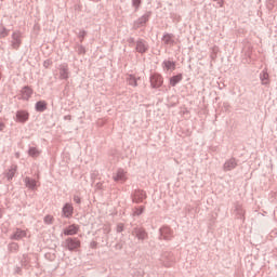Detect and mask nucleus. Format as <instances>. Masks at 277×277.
Here are the masks:
<instances>
[{
	"label": "nucleus",
	"mask_w": 277,
	"mask_h": 277,
	"mask_svg": "<svg viewBox=\"0 0 277 277\" xmlns=\"http://www.w3.org/2000/svg\"><path fill=\"white\" fill-rule=\"evenodd\" d=\"M66 248L70 251L72 250H79L81 248V241L77 238H67L65 240Z\"/></svg>",
	"instance_id": "obj_1"
},
{
	"label": "nucleus",
	"mask_w": 277,
	"mask_h": 277,
	"mask_svg": "<svg viewBox=\"0 0 277 277\" xmlns=\"http://www.w3.org/2000/svg\"><path fill=\"white\" fill-rule=\"evenodd\" d=\"M150 84L153 88H161L163 85V77L159 74H154L150 78Z\"/></svg>",
	"instance_id": "obj_2"
},
{
	"label": "nucleus",
	"mask_w": 277,
	"mask_h": 277,
	"mask_svg": "<svg viewBox=\"0 0 277 277\" xmlns=\"http://www.w3.org/2000/svg\"><path fill=\"white\" fill-rule=\"evenodd\" d=\"M31 94H34V90L29 87H24L21 91V97L23 101H29L31 98Z\"/></svg>",
	"instance_id": "obj_3"
},
{
	"label": "nucleus",
	"mask_w": 277,
	"mask_h": 277,
	"mask_svg": "<svg viewBox=\"0 0 277 277\" xmlns=\"http://www.w3.org/2000/svg\"><path fill=\"white\" fill-rule=\"evenodd\" d=\"M235 168H237V160L235 158L227 160L223 166L225 172H230V170H235Z\"/></svg>",
	"instance_id": "obj_4"
},
{
	"label": "nucleus",
	"mask_w": 277,
	"mask_h": 277,
	"mask_svg": "<svg viewBox=\"0 0 277 277\" xmlns=\"http://www.w3.org/2000/svg\"><path fill=\"white\" fill-rule=\"evenodd\" d=\"M114 181L119 183H124L127 181V172L124 170H119L114 176Z\"/></svg>",
	"instance_id": "obj_5"
},
{
	"label": "nucleus",
	"mask_w": 277,
	"mask_h": 277,
	"mask_svg": "<svg viewBox=\"0 0 277 277\" xmlns=\"http://www.w3.org/2000/svg\"><path fill=\"white\" fill-rule=\"evenodd\" d=\"M16 120L17 122H27V120H29V114L27 111L19 110L16 114Z\"/></svg>",
	"instance_id": "obj_6"
},
{
	"label": "nucleus",
	"mask_w": 277,
	"mask_h": 277,
	"mask_svg": "<svg viewBox=\"0 0 277 277\" xmlns=\"http://www.w3.org/2000/svg\"><path fill=\"white\" fill-rule=\"evenodd\" d=\"M79 233V226L77 225H69L67 228L64 229V235H77Z\"/></svg>",
	"instance_id": "obj_7"
},
{
	"label": "nucleus",
	"mask_w": 277,
	"mask_h": 277,
	"mask_svg": "<svg viewBox=\"0 0 277 277\" xmlns=\"http://www.w3.org/2000/svg\"><path fill=\"white\" fill-rule=\"evenodd\" d=\"M72 211H74V208H72V205L70 203L65 205L63 208V214L65 217H71Z\"/></svg>",
	"instance_id": "obj_8"
},
{
	"label": "nucleus",
	"mask_w": 277,
	"mask_h": 277,
	"mask_svg": "<svg viewBox=\"0 0 277 277\" xmlns=\"http://www.w3.org/2000/svg\"><path fill=\"white\" fill-rule=\"evenodd\" d=\"M181 81H183V75L179 74L170 78V85L174 88V85H176V83H181Z\"/></svg>",
	"instance_id": "obj_9"
},
{
	"label": "nucleus",
	"mask_w": 277,
	"mask_h": 277,
	"mask_svg": "<svg viewBox=\"0 0 277 277\" xmlns=\"http://www.w3.org/2000/svg\"><path fill=\"white\" fill-rule=\"evenodd\" d=\"M147 50H148V47L146 45V43L144 41H137L136 51L138 53H146Z\"/></svg>",
	"instance_id": "obj_10"
},
{
	"label": "nucleus",
	"mask_w": 277,
	"mask_h": 277,
	"mask_svg": "<svg viewBox=\"0 0 277 277\" xmlns=\"http://www.w3.org/2000/svg\"><path fill=\"white\" fill-rule=\"evenodd\" d=\"M24 237H27V232L22 229H16V232L13 235V239H23Z\"/></svg>",
	"instance_id": "obj_11"
},
{
	"label": "nucleus",
	"mask_w": 277,
	"mask_h": 277,
	"mask_svg": "<svg viewBox=\"0 0 277 277\" xmlns=\"http://www.w3.org/2000/svg\"><path fill=\"white\" fill-rule=\"evenodd\" d=\"M13 47L14 49H18V47H21V35L18 34H13Z\"/></svg>",
	"instance_id": "obj_12"
},
{
	"label": "nucleus",
	"mask_w": 277,
	"mask_h": 277,
	"mask_svg": "<svg viewBox=\"0 0 277 277\" xmlns=\"http://www.w3.org/2000/svg\"><path fill=\"white\" fill-rule=\"evenodd\" d=\"M163 66L167 70H175L176 69V65L174 64V62H171V61H166L163 63Z\"/></svg>",
	"instance_id": "obj_13"
},
{
	"label": "nucleus",
	"mask_w": 277,
	"mask_h": 277,
	"mask_svg": "<svg viewBox=\"0 0 277 277\" xmlns=\"http://www.w3.org/2000/svg\"><path fill=\"white\" fill-rule=\"evenodd\" d=\"M36 109L37 111H44V109H47V102H43V101L38 102L36 104Z\"/></svg>",
	"instance_id": "obj_14"
},
{
	"label": "nucleus",
	"mask_w": 277,
	"mask_h": 277,
	"mask_svg": "<svg viewBox=\"0 0 277 277\" xmlns=\"http://www.w3.org/2000/svg\"><path fill=\"white\" fill-rule=\"evenodd\" d=\"M28 155H30V157H38L40 155V150H38V148L31 147L28 151Z\"/></svg>",
	"instance_id": "obj_15"
},
{
	"label": "nucleus",
	"mask_w": 277,
	"mask_h": 277,
	"mask_svg": "<svg viewBox=\"0 0 277 277\" xmlns=\"http://www.w3.org/2000/svg\"><path fill=\"white\" fill-rule=\"evenodd\" d=\"M26 185H27V187H29L30 189H34V187H36V181L30 180V179H26Z\"/></svg>",
	"instance_id": "obj_16"
},
{
	"label": "nucleus",
	"mask_w": 277,
	"mask_h": 277,
	"mask_svg": "<svg viewBox=\"0 0 277 277\" xmlns=\"http://www.w3.org/2000/svg\"><path fill=\"white\" fill-rule=\"evenodd\" d=\"M62 79H68V69L66 67L61 69Z\"/></svg>",
	"instance_id": "obj_17"
},
{
	"label": "nucleus",
	"mask_w": 277,
	"mask_h": 277,
	"mask_svg": "<svg viewBox=\"0 0 277 277\" xmlns=\"http://www.w3.org/2000/svg\"><path fill=\"white\" fill-rule=\"evenodd\" d=\"M129 85H133L134 88L137 87V80L135 79V77H129Z\"/></svg>",
	"instance_id": "obj_18"
},
{
	"label": "nucleus",
	"mask_w": 277,
	"mask_h": 277,
	"mask_svg": "<svg viewBox=\"0 0 277 277\" xmlns=\"http://www.w3.org/2000/svg\"><path fill=\"white\" fill-rule=\"evenodd\" d=\"M163 42L166 44H170V42H172V35H164L163 36Z\"/></svg>",
	"instance_id": "obj_19"
},
{
	"label": "nucleus",
	"mask_w": 277,
	"mask_h": 277,
	"mask_svg": "<svg viewBox=\"0 0 277 277\" xmlns=\"http://www.w3.org/2000/svg\"><path fill=\"white\" fill-rule=\"evenodd\" d=\"M142 213H144V208L140 207L138 209H136L134 211V215H142Z\"/></svg>",
	"instance_id": "obj_20"
},
{
	"label": "nucleus",
	"mask_w": 277,
	"mask_h": 277,
	"mask_svg": "<svg viewBox=\"0 0 277 277\" xmlns=\"http://www.w3.org/2000/svg\"><path fill=\"white\" fill-rule=\"evenodd\" d=\"M44 222H45V224H51L53 222V216H51V215L45 216Z\"/></svg>",
	"instance_id": "obj_21"
},
{
	"label": "nucleus",
	"mask_w": 277,
	"mask_h": 277,
	"mask_svg": "<svg viewBox=\"0 0 277 277\" xmlns=\"http://www.w3.org/2000/svg\"><path fill=\"white\" fill-rule=\"evenodd\" d=\"M132 3L134 8H140V4L142 3V0H132Z\"/></svg>",
	"instance_id": "obj_22"
},
{
	"label": "nucleus",
	"mask_w": 277,
	"mask_h": 277,
	"mask_svg": "<svg viewBox=\"0 0 277 277\" xmlns=\"http://www.w3.org/2000/svg\"><path fill=\"white\" fill-rule=\"evenodd\" d=\"M15 172H16V169L11 170L9 175H8L9 179H12L14 176Z\"/></svg>",
	"instance_id": "obj_23"
},
{
	"label": "nucleus",
	"mask_w": 277,
	"mask_h": 277,
	"mask_svg": "<svg viewBox=\"0 0 277 277\" xmlns=\"http://www.w3.org/2000/svg\"><path fill=\"white\" fill-rule=\"evenodd\" d=\"M5 129V123L0 120V131H3Z\"/></svg>",
	"instance_id": "obj_24"
},
{
	"label": "nucleus",
	"mask_w": 277,
	"mask_h": 277,
	"mask_svg": "<svg viewBox=\"0 0 277 277\" xmlns=\"http://www.w3.org/2000/svg\"><path fill=\"white\" fill-rule=\"evenodd\" d=\"M74 200H75V202H78V203L81 202V199H79V197H75Z\"/></svg>",
	"instance_id": "obj_25"
},
{
	"label": "nucleus",
	"mask_w": 277,
	"mask_h": 277,
	"mask_svg": "<svg viewBox=\"0 0 277 277\" xmlns=\"http://www.w3.org/2000/svg\"><path fill=\"white\" fill-rule=\"evenodd\" d=\"M144 237H146V234H145V233H143V234L141 235V239H144Z\"/></svg>",
	"instance_id": "obj_26"
}]
</instances>
